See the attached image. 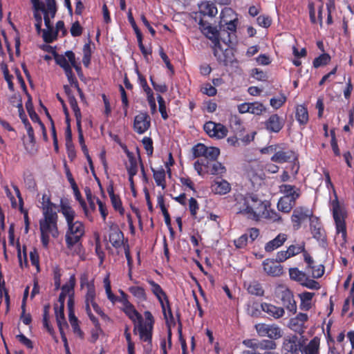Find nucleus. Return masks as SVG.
<instances>
[{
    "label": "nucleus",
    "mask_w": 354,
    "mask_h": 354,
    "mask_svg": "<svg viewBox=\"0 0 354 354\" xmlns=\"http://www.w3.org/2000/svg\"><path fill=\"white\" fill-rule=\"evenodd\" d=\"M212 190L216 194L224 195L231 190L230 184L225 180H215L212 185Z\"/></svg>",
    "instance_id": "c85d7f7f"
},
{
    "label": "nucleus",
    "mask_w": 354,
    "mask_h": 354,
    "mask_svg": "<svg viewBox=\"0 0 354 354\" xmlns=\"http://www.w3.org/2000/svg\"><path fill=\"white\" fill-rule=\"evenodd\" d=\"M305 249L306 243L303 241L297 244H292L287 248L290 257H293L300 253H303Z\"/></svg>",
    "instance_id": "37998d69"
},
{
    "label": "nucleus",
    "mask_w": 354,
    "mask_h": 354,
    "mask_svg": "<svg viewBox=\"0 0 354 354\" xmlns=\"http://www.w3.org/2000/svg\"><path fill=\"white\" fill-rule=\"evenodd\" d=\"M71 188L73 191V194H74V196H75V199L79 202L81 207L83 209L85 217L89 221H91V222L93 221V216H92L91 213L90 212L85 201L82 198V194L79 190L77 185Z\"/></svg>",
    "instance_id": "393cba45"
},
{
    "label": "nucleus",
    "mask_w": 354,
    "mask_h": 354,
    "mask_svg": "<svg viewBox=\"0 0 354 354\" xmlns=\"http://www.w3.org/2000/svg\"><path fill=\"white\" fill-rule=\"evenodd\" d=\"M54 206H45L42 207L44 219L39 221V224L51 225L55 229L57 227L58 216L55 211H54Z\"/></svg>",
    "instance_id": "dca6fc26"
},
{
    "label": "nucleus",
    "mask_w": 354,
    "mask_h": 354,
    "mask_svg": "<svg viewBox=\"0 0 354 354\" xmlns=\"http://www.w3.org/2000/svg\"><path fill=\"white\" fill-rule=\"evenodd\" d=\"M124 234L120 230H116L109 234V241L116 249L123 245Z\"/></svg>",
    "instance_id": "4c0bfd02"
},
{
    "label": "nucleus",
    "mask_w": 354,
    "mask_h": 354,
    "mask_svg": "<svg viewBox=\"0 0 354 354\" xmlns=\"http://www.w3.org/2000/svg\"><path fill=\"white\" fill-rule=\"evenodd\" d=\"M267 203L266 209L264 210V213L263 214V211L261 212L260 216H263L265 218H268L273 222H276L278 223H281L283 222L282 217L281 215L277 212L274 209H268V207L269 205V203L266 201H264Z\"/></svg>",
    "instance_id": "58836bf2"
},
{
    "label": "nucleus",
    "mask_w": 354,
    "mask_h": 354,
    "mask_svg": "<svg viewBox=\"0 0 354 354\" xmlns=\"http://www.w3.org/2000/svg\"><path fill=\"white\" fill-rule=\"evenodd\" d=\"M261 310L270 317L275 319L281 318L285 315V310L283 307L277 306L274 304L263 302L261 304Z\"/></svg>",
    "instance_id": "4be33fe9"
},
{
    "label": "nucleus",
    "mask_w": 354,
    "mask_h": 354,
    "mask_svg": "<svg viewBox=\"0 0 354 354\" xmlns=\"http://www.w3.org/2000/svg\"><path fill=\"white\" fill-rule=\"evenodd\" d=\"M315 295L310 292H304L299 295L301 300L299 308L301 310L308 311L312 308V300Z\"/></svg>",
    "instance_id": "473e14b6"
},
{
    "label": "nucleus",
    "mask_w": 354,
    "mask_h": 354,
    "mask_svg": "<svg viewBox=\"0 0 354 354\" xmlns=\"http://www.w3.org/2000/svg\"><path fill=\"white\" fill-rule=\"evenodd\" d=\"M270 160L279 164L290 162L291 160H297V156L295 152L291 149L284 150L280 145V149H277Z\"/></svg>",
    "instance_id": "ddd939ff"
},
{
    "label": "nucleus",
    "mask_w": 354,
    "mask_h": 354,
    "mask_svg": "<svg viewBox=\"0 0 354 354\" xmlns=\"http://www.w3.org/2000/svg\"><path fill=\"white\" fill-rule=\"evenodd\" d=\"M280 189L284 194L283 196H288L290 199L295 201H297L301 196L300 189L296 188L294 185L284 184L280 186Z\"/></svg>",
    "instance_id": "c756f323"
},
{
    "label": "nucleus",
    "mask_w": 354,
    "mask_h": 354,
    "mask_svg": "<svg viewBox=\"0 0 354 354\" xmlns=\"http://www.w3.org/2000/svg\"><path fill=\"white\" fill-rule=\"evenodd\" d=\"M289 276L291 280L298 282L300 285L306 279V273L299 270L297 268L289 269Z\"/></svg>",
    "instance_id": "a19ab883"
},
{
    "label": "nucleus",
    "mask_w": 354,
    "mask_h": 354,
    "mask_svg": "<svg viewBox=\"0 0 354 354\" xmlns=\"http://www.w3.org/2000/svg\"><path fill=\"white\" fill-rule=\"evenodd\" d=\"M267 336L272 340L279 339L282 337L281 330L276 325H270Z\"/></svg>",
    "instance_id": "603ef678"
},
{
    "label": "nucleus",
    "mask_w": 354,
    "mask_h": 354,
    "mask_svg": "<svg viewBox=\"0 0 354 354\" xmlns=\"http://www.w3.org/2000/svg\"><path fill=\"white\" fill-rule=\"evenodd\" d=\"M124 335L127 342V351H135V344L132 341L129 326H125Z\"/></svg>",
    "instance_id": "e2e57ef3"
},
{
    "label": "nucleus",
    "mask_w": 354,
    "mask_h": 354,
    "mask_svg": "<svg viewBox=\"0 0 354 354\" xmlns=\"http://www.w3.org/2000/svg\"><path fill=\"white\" fill-rule=\"evenodd\" d=\"M203 129L209 137L216 139L223 138L227 133V129L223 124L212 121L205 122Z\"/></svg>",
    "instance_id": "9b49d317"
},
{
    "label": "nucleus",
    "mask_w": 354,
    "mask_h": 354,
    "mask_svg": "<svg viewBox=\"0 0 354 354\" xmlns=\"http://www.w3.org/2000/svg\"><path fill=\"white\" fill-rule=\"evenodd\" d=\"M157 205L160 208V209L162 211V213L164 216L165 224L169 228L170 231L172 232L173 229L171 227L170 215H169V212L165 206L164 196L161 194H160L157 197Z\"/></svg>",
    "instance_id": "72a5a7b5"
},
{
    "label": "nucleus",
    "mask_w": 354,
    "mask_h": 354,
    "mask_svg": "<svg viewBox=\"0 0 354 354\" xmlns=\"http://www.w3.org/2000/svg\"><path fill=\"white\" fill-rule=\"evenodd\" d=\"M220 154V149L216 147H207V150L205 152L204 158L212 160H216Z\"/></svg>",
    "instance_id": "09e8293b"
},
{
    "label": "nucleus",
    "mask_w": 354,
    "mask_h": 354,
    "mask_svg": "<svg viewBox=\"0 0 354 354\" xmlns=\"http://www.w3.org/2000/svg\"><path fill=\"white\" fill-rule=\"evenodd\" d=\"M225 172V167L216 160L212 163L211 169L207 170L206 173L211 175H219Z\"/></svg>",
    "instance_id": "49530a36"
},
{
    "label": "nucleus",
    "mask_w": 354,
    "mask_h": 354,
    "mask_svg": "<svg viewBox=\"0 0 354 354\" xmlns=\"http://www.w3.org/2000/svg\"><path fill=\"white\" fill-rule=\"evenodd\" d=\"M266 111L264 105L259 102L250 103V113L259 115Z\"/></svg>",
    "instance_id": "3c124183"
},
{
    "label": "nucleus",
    "mask_w": 354,
    "mask_h": 354,
    "mask_svg": "<svg viewBox=\"0 0 354 354\" xmlns=\"http://www.w3.org/2000/svg\"><path fill=\"white\" fill-rule=\"evenodd\" d=\"M59 212L65 218L67 229L65 242L68 249L72 250L75 245H82V239L85 234V226L82 221H75L76 213L68 201L61 200Z\"/></svg>",
    "instance_id": "f257e3e1"
},
{
    "label": "nucleus",
    "mask_w": 354,
    "mask_h": 354,
    "mask_svg": "<svg viewBox=\"0 0 354 354\" xmlns=\"http://www.w3.org/2000/svg\"><path fill=\"white\" fill-rule=\"evenodd\" d=\"M310 230L313 237L317 241H324L326 238L324 229L318 217L314 216L310 221Z\"/></svg>",
    "instance_id": "aec40b11"
},
{
    "label": "nucleus",
    "mask_w": 354,
    "mask_h": 354,
    "mask_svg": "<svg viewBox=\"0 0 354 354\" xmlns=\"http://www.w3.org/2000/svg\"><path fill=\"white\" fill-rule=\"evenodd\" d=\"M129 292L140 301H145L147 297L144 288L141 286H130L128 288Z\"/></svg>",
    "instance_id": "ea45409f"
},
{
    "label": "nucleus",
    "mask_w": 354,
    "mask_h": 354,
    "mask_svg": "<svg viewBox=\"0 0 354 354\" xmlns=\"http://www.w3.org/2000/svg\"><path fill=\"white\" fill-rule=\"evenodd\" d=\"M234 11L230 8H225L222 10L220 17L219 26L223 34H227V37L222 38L223 41L226 44L233 43L236 39V28L239 24L237 17H230L234 15Z\"/></svg>",
    "instance_id": "39448f33"
},
{
    "label": "nucleus",
    "mask_w": 354,
    "mask_h": 354,
    "mask_svg": "<svg viewBox=\"0 0 354 354\" xmlns=\"http://www.w3.org/2000/svg\"><path fill=\"white\" fill-rule=\"evenodd\" d=\"M333 216L335 223L336 232L341 234L344 242H346L347 232L346 225V212L341 207L339 201L333 202Z\"/></svg>",
    "instance_id": "0eeeda50"
},
{
    "label": "nucleus",
    "mask_w": 354,
    "mask_h": 354,
    "mask_svg": "<svg viewBox=\"0 0 354 354\" xmlns=\"http://www.w3.org/2000/svg\"><path fill=\"white\" fill-rule=\"evenodd\" d=\"M39 230L41 232V242L43 247L46 248H48L49 243V234H51L53 237H57L59 234L57 227L54 229V227L51 225L39 224Z\"/></svg>",
    "instance_id": "412c9836"
},
{
    "label": "nucleus",
    "mask_w": 354,
    "mask_h": 354,
    "mask_svg": "<svg viewBox=\"0 0 354 354\" xmlns=\"http://www.w3.org/2000/svg\"><path fill=\"white\" fill-rule=\"evenodd\" d=\"M264 125L270 133H278L283 127L284 121L277 114H272L265 121Z\"/></svg>",
    "instance_id": "a211bd4d"
},
{
    "label": "nucleus",
    "mask_w": 354,
    "mask_h": 354,
    "mask_svg": "<svg viewBox=\"0 0 354 354\" xmlns=\"http://www.w3.org/2000/svg\"><path fill=\"white\" fill-rule=\"evenodd\" d=\"M111 202L113 209L118 212L121 216H123L124 214V209L122 206V203L120 196L118 195V196L111 198Z\"/></svg>",
    "instance_id": "5fc2aeb1"
},
{
    "label": "nucleus",
    "mask_w": 354,
    "mask_h": 354,
    "mask_svg": "<svg viewBox=\"0 0 354 354\" xmlns=\"http://www.w3.org/2000/svg\"><path fill=\"white\" fill-rule=\"evenodd\" d=\"M282 349L284 354H297L299 350L298 337L291 335L284 337Z\"/></svg>",
    "instance_id": "f3484780"
},
{
    "label": "nucleus",
    "mask_w": 354,
    "mask_h": 354,
    "mask_svg": "<svg viewBox=\"0 0 354 354\" xmlns=\"http://www.w3.org/2000/svg\"><path fill=\"white\" fill-rule=\"evenodd\" d=\"M42 37L44 41L48 44L52 43L57 38V32H55L53 28L46 30L44 29L42 30Z\"/></svg>",
    "instance_id": "de8ad7c7"
},
{
    "label": "nucleus",
    "mask_w": 354,
    "mask_h": 354,
    "mask_svg": "<svg viewBox=\"0 0 354 354\" xmlns=\"http://www.w3.org/2000/svg\"><path fill=\"white\" fill-rule=\"evenodd\" d=\"M295 205L296 201L290 199L288 196H282L277 203V209L281 212L288 214L290 212Z\"/></svg>",
    "instance_id": "7c9ffc66"
},
{
    "label": "nucleus",
    "mask_w": 354,
    "mask_h": 354,
    "mask_svg": "<svg viewBox=\"0 0 354 354\" xmlns=\"http://www.w3.org/2000/svg\"><path fill=\"white\" fill-rule=\"evenodd\" d=\"M288 239L285 233H279L274 239L266 243L264 249L267 252H271L282 246Z\"/></svg>",
    "instance_id": "5701e85b"
},
{
    "label": "nucleus",
    "mask_w": 354,
    "mask_h": 354,
    "mask_svg": "<svg viewBox=\"0 0 354 354\" xmlns=\"http://www.w3.org/2000/svg\"><path fill=\"white\" fill-rule=\"evenodd\" d=\"M207 150V146L203 143H198L195 145L192 148V153L194 158L203 157L205 156V152Z\"/></svg>",
    "instance_id": "8fccbe9b"
},
{
    "label": "nucleus",
    "mask_w": 354,
    "mask_h": 354,
    "mask_svg": "<svg viewBox=\"0 0 354 354\" xmlns=\"http://www.w3.org/2000/svg\"><path fill=\"white\" fill-rule=\"evenodd\" d=\"M214 161V160L205 158L198 160L194 162V167L198 174L203 176L205 174H207L206 173L207 170L211 169L212 163H213Z\"/></svg>",
    "instance_id": "2f4dec72"
},
{
    "label": "nucleus",
    "mask_w": 354,
    "mask_h": 354,
    "mask_svg": "<svg viewBox=\"0 0 354 354\" xmlns=\"http://www.w3.org/2000/svg\"><path fill=\"white\" fill-rule=\"evenodd\" d=\"M138 75V82L140 86L142 88L143 91L146 93V95L153 94V92L151 88L149 86L145 77L139 71L138 69L136 70Z\"/></svg>",
    "instance_id": "79ce46f5"
},
{
    "label": "nucleus",
    "mask_w": 354,
    "mask_h": 354,
    "mask_svg": "<svg viewBox=\"0 0 354 354\" xmlns=\"http://www.w3.org/2000/svg\"><path fill=\"white\" fill-rule=\"evenodd\" d=\"M16 338L18 339V341L23 345H24L26 347H27L29 349L33 348V343L26 336H25L24 334L20 333L16 336Z\"/></svg>",
    "instance_id": "338daca9"
},
{
    "label": "nucleus",
    "mask_w": 354,
    "mask_h": 354,
    "mask_svg": "<svg viewBox=\"0 0 354 354\" xmlns=\"http://www.w3.org/2000/svg\"><path fill=\"white\" fill-rule=\"evenodd\" d=\"M84 191L86 199L89 205V208L91 209V210L89 211L92 214V212L95 210V204L94 203V199L96 198L93 196L91 191L88 187H86Z\"/></svg>",
    "instance_id": "69168bd1"
},
{
    "label": "nucleus",
    "mask_w": 354,
    "mask_h": 354,
    "mask_svg": "<svg viewBox=\"0 0 354 354\" xmlns=\"http://www.w3.org/2000/svg\"><path fill=\"white\" fill-rule=\"evenodd\" d=\"M129 164L126 166L129 176H136L138 173V162L133 153L131 151H126Z\"/></svg>",
    "instance_id": "c9c22d12"
},
{
    "label": "nucleus",
    "mask_w": 354,
    "mask_h": 354,
    "mask_svg": "<svg viewBox=\"0 0 354 354\" xmlns=\"http://www.w3.org/2000/svg\"><path fill=\"white\" fill-rule=\"evenodd\" d=\"M234 207L236 213L248 216L254 220H258L261 212L266 209L267 203L262 201L257 194L253 193H236L234 194Z\"/></svg>",
    "instance_id": "f03ea898"
},
{
    "label": "nucleus",
    "mask_w": 354,
    "mask_h": 354,
    "mask_svg": "<svg viewBox=\"0 0 354 354\" xmlns=\"http://www.w3.org/2000/svg\"><path fill=\"white\" fill-rule=\"evenodd\" d=\"M151 171L157 186L161 187L162 189H165L167 184L165 169L161 167L158 170H156L151 167Z\"/></svg>",
    "instance_id": "f704fd0d"
},
{
    "label": "nucleus",
    "mask_w": 354,
    "mask_h": 354,
    "mask_svg": "<svg viewBox=\"0 0 354 354\" xmlns=\"http://www.w3.org/2000/svg\"><path fill=\"white\" fill-rule=\"evenodd\" d=\"M264 272L269 276L279 277L283 273V266L276 260L266 259L262 263Z\"/></svg>",
    "instance_id": "2eb2a0df"
},
{
    "label": "nucleus",
    "mask_w": 354,
    "mask_h": 354,
    "mask_svg": "<svg viewBox=\"0 0 354 354\" xmlns=\"http://www.w3.org/2000/svg\"><path fill=\"white\" fill-rule=\"evenodd\" d=\"M157 100L158 102L159 111L161 114V117L162 118L163 120H167L169 118V115L167 113L165 101L160 95H158Z\"/></svg>",
    "instance_id": "4d7b16f0"
},
{
    "label": "nucleus",
    "mask_w": 354,
    "mask_h": 354,
    "mask_svg": "<svg viewBox=\"0 0 354 354\" xmlns=\"http://www.w3.org/2000/svg\"><path fill=\"white\" fill-rule=\"evenodd\" d=\"M122 311L133 323L138 321L139 324L138 332L140 338L143 342L151 344V342H152V331L154 324V319L151 313L149 311H145L144 313L145 322L143 324L142 316L131 303L123 306Z\"/></svg>",
    "instance_id": "20e7f679"
},
{
    "label": "nucleus",
    "mask_w": 354,
    "mask_h": 354,
    "mask_svg": "<svg viewBox=\"0 0 354 354\" xmlns=\"http://www.w3.org/2000/svg\"><path fill=\"white\" fill-rule=\"evenodd\" d=\"M46 10L44 15V24L47 29L53 28L50 19H53L57 11L55 0H45Z\"/></svg>",
    "instance_id": "6ab92c4d"
},
{
    "label": "nucleus",
    "mask_w": 354,
    "mask_h": 354,
    "mask_svg": "<svg viewBox=\"0 0 354 354\" xmlns=\"http://www.w3.org/2000/svg\"><path fill=\"white\" fill-rule=\"evenodd\" d=\"M24 183L28 189L35 192L37 189V183L32 174H29L24 176Z\"/></svg>",
    "instance_id": "6e6d98bb"
},
{
    "label": "nucleus",
    "mask_w": 354,
    "mask_h": 354,
    "mask_svg": "<svg viewBox=\"0 0 354 354\" xmlns=\"http://www.w3.org/2000/svg\"><path fill=\"white\" fill-rule=\"evenodd\" d=\"M199 13L201 15L213 17L218 13V10L214 3L205 1L199 5Z\"/></svg>",
    "instance_id": "cd10ccee"
},
{
    "label": "nucleus",
    "mask_w": 354,
    "mask_h": 354,
    "mask_svg": "<svg viewBox=\"0 0 354 354\" xmlns=\"http://www.w3.org/2000/svg\"><path fill=\"white\" fill-rule=\"evenodd\" d=\"M313 211L306 206H298L293 209L290 220L294 230L297 231L301 227L302 224L309 221V222L314 217Z\"/></svg>",
    "instance_id": "6e6552de"
},
{
    "label": "nucleus",
    "mask_w": 354,
    "mask_h": 354,
    "mask_svg": "<svg viewBox=\"0 0 354 354\" xmlns=\"http://www.w3.org/2000/svg\"><path fill=\"white\" fill-rule=\"evenodd\" d=\"M308 315L306 313H299L295 317L290 319L288 327L292 330L302 334L306 328L305 324L308 322Z\"/></svg>",
    "instance_id": "f8f14e48"
},
{
    "label": "nucleus",
    "mask_w": 354,
    "mask_h": 354,
    "mask_svg": "<svg viewBox=\"0 0 354 354\" xmlns=\"http://www.w3.org/2000/svg\"><path fill=\"white\" fill-rule=\"evenodd\" d=\"M127 18H128V21H129V24H131V27L133 28V30L135 32L136 37L142 35L140 30L138 27V26H137V24L136 23V21H135V19H134V18L133 17V14H132L131 10H129V12L127 13Z\"/></svg>",
    "instance_id": "0e129e2a"
},
{
    "label": "nucleus",
    "mask_w": 354,
    "mask_h": 354,
    "mask_svg": "<svg viewBox=\"0 0 354 354\" xmlns=\"http://www.w3.org/2000/svg\"><path fill=\"white\" fill-rule=\"evenodd\" d=\"M276 297L280 299L283 308L287 310L289 315H295L297 310V302L292 291L286 286L278 285L274 291Z\"/></svg>",
    "instance_id": "423d86ee"
},
{
    "label": "nucleus",
    "mask_w": 354,
    "mask_h": 354,
    "mask_svg": "<svg viewBox=\"0 0 354 354\" xmlns=\"http://www.w3.org/2000/svg\"><path fill=\"white\" fill-rule=\"evenodd\" d=\"M32 4L33 17L35 23H42V16L41 12L44 15L46 10V4L41 0H30Z\"/></svg>",
    "instance_id": "a878e982"
},
{
    "label": "nucleus",
    "mask_w": 354,
    "mask_h": 354,
    "mask_svg": "<svg viewBox=\"0 0 354 354\" xmlns=\"http://www.w3.org/2000/svg\"><path fill=\"white\" fill-rule=\"evenodd\" d=\"M151 127V118L147 112L140 111L133 120V129L138 134H144Z\"/></svg>",
    "instance_id": "1a4fd4ad"
},
{
    "label": "nucleus",
    "mask_w": 354,
    "mask_h": 354,
    "mask_svg": "<svg viewBox=\"0 0 354 354\" xmlns=\"http://www.w3.org/2000/svg\"><path fill=\"white\" fill-rule=\"evenodd\" d=\"M148 156H151L153 152V140L150 137H144L142 140Z\"/></svg>",
    "instance_id": "bf43d9fd"
},
{
    "label": "nucleus",
    "mask_w": 354,
    "mask_h": 354,
    "mask_svg": "<svg viewBox=\"0 0 354 354\" xmlns=\"http://www.w3.org/2000/svg\"><path fill=\"white\" fill-rule=\"evenodd\" d=\"M85 304H88V306L93 307L94 311L98 314L103 319H109L108 316L104 313L100 306L97 304L95 299H93L92 301H88L85 302Z\"/></svg>",
    "instance_id": "052dcab7"
},
{
    "label": "nucleus",
    "mask_w": 354,
    "mask_h": 354,
    "mask_svg": "<svg viewBox=\"0 0 354 354\" xmlns=\"http://www.w3.org/2000/svg\"><path fill=\"white\" fill-rule=\"evenodd\" d=\"M201 91L203 94L209 97L215 96L217 93L216 88L209 83L205 84Z\"/></svg>",
    "instance_id": "774afa93"
},
{
    "label": "nucleus",
    "mask_w": 354,
    "mask_h": 354,
    "mask_svg": "<svg viewBox=\"0 0 354 354\" xmlns=\"http://www.w3.org/2000/svg\"><path fill=\"white\" fill-rule=\"evenodd\" d=\"M286 102V97L283 94H281L278 98L273 97L270 100V105L274 109L281 108Z\"/></svg>",
    "instance_id": "13d9d810"
},
{
    "label": "nucleus",
    "mask_w": 354,
    "mask_h": 354,
    "mask_svg": "<svg viewBox=\"0 0 354 354\" xmlns=\"http://www.w3.org/2000/svg\"><path fill=\"white\" fill-rule=\"evenodd\" d=\"M301 285L311 290H319L320 288V285L317 281L309 279L307 276H306V279L302 281Z\"/></svg>",
    "instance_id": "680f3d73"
},
{
    "label": "nucleus",
    "mask_w": 354,
    "mask_h": 354,
    "mask_svg": "<svg viewBox=\"0 0 354 354\" xmlns=\"http://www.w3.org/2000/svg\"><path fill=\"white\" fill-rule=\"evenodd\" d=\"M244 286L246 288L248 292L252 295L259 297L264 296L265 290L263 285L257 280H253L248 284L245 283Z\"/></svg>",
    "instance_id": "bb28decb"
},
{
    "label": "nucleus",
    "mask_w": 354,
    "mask_h": 354,
    "mask_svg": "<svg viewBox=\"0 0 354 354\" xmlns=\"http://www.w3.org/2000/svg\"><path fill=\"white\" fill-rule=\"evenodd\" d=\"M199 209V204L196 198L191 197L189 200V210L192 217L194 219L197 218V213Z\"/></svg>",
    "instance_id": "864d4df0"
},
{
    "label": "nucleus",
    "mask_w": 354,
    "mask_h": 354,
    "mask_svg": "<svg viewBox=\"0 0 354 354\" xmlns=\"http://www.w3.org/2000/svg\"><path fill=\"white\" fill-rule=\"evenodd\" d=\"M331 60V57L328 53H322L315 58L313 62V67L317 68L322 66L327 65Z\"/></svg>",
    "instance_id": "c03bdc74"
},
{
    "label": "nucleus",
    "mask_w": 354,
    "mask_h": 354,
    "mask_svg": "<svg viewBox=\"0 0 354 354\" xmlns=\"http://www.w3.org/2000/svg\"><path fill=\"white\" fill-rule=\"evenodd\" d=\"M320 338L317 336L314 337L304 348L306 354H319Z\"/></svg>",
    "instance_id": "e433bc0d"
},
{
    "label": "nucleus",
    "mask_w": 354,
    "mask_h": 354,
    "mask_svg": "<svg viewBox=\"0 0 354 354\" xmlns=\"http://www.w3.org/2000/svg\"><path fill=\"white\" fill-rule=\"evenodd\" d=\"M295 118L300 126H306L309 121V115L307 107L304 104L297 105L295 107Z\"/></svg>",
    "instance_id": "b1692460"
},
{
    "label": "nucleus",
    "mask_w": 354,
    "mask_h": 354,
    "mask_svg": "<svg viewBox=\"0 0 354 354\" xmlns=\"http://www.w3.org/2000/svg\"><path fill=\"white\" fill-rule=\"evenodd\" d=\"M147 282L151 286L153 294L156 297L157 299L160 302L165 317H167V313L165 304V302L169 303V299L167 294L162 290L161 286L158 283L155 282L153 280L149 279L147 280Z\"/></svg>",
    "instance_id": "4468645a"
},
{
    "label": "nucleus",
    "mask_w": 354,
    "mask_h": 354,
    "mask_svg": "<svg viewBox=\"0 0 354 354\" xmlns=\"http://www.w3.org/2000/svg\"><path fill=\"white\" fill-rule=\"evenodd\" d=\"M201 31L214 44V55L219 64L225 66L232 65L235 57L232 51L229 49L223 50L220 44V33L216 28L212 27L205 21L201 17L198 21Z\"/></svg>",
    "instance_id": "7ed1b4c3"
},
{
    "label": "nucleus",
    "mask_w": 354,
    "mask_h": 354,
    "mask_svg": "<svg viewBox=\"0 0 354 354\" xmlns=\"http://www.w3.org/2000/svg\"><path fill=\"white\" fill-rule=\"evenodd\" d=\"M243 344L252 350L272 351L277 348V344L272 339H247L243 341Z\"/></svg>",
    "instance_id": "9d476101"
},
{
    "label": "nucleus",
    "mask_w": 354,
    "mask_h": 354,
    "mask_svg": "<svg viewBox=\"0 0 354 354\" xmlns=\"http://www.w3.org/2000/svg\"><path fill=\"white\" fill-rule=\"evenodd\" d=\"M53 55L55 61V63L59 65L64 71H66L70 68L71 66L68 63L65 55H59L56 51H53Z\"/></svg>",
    "instance_id": "a18cd8bd"
}]
</instances>
